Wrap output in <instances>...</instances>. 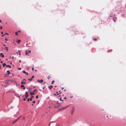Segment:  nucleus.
<instances>
[{
	"label": "nucleus",
	"instance_id": "f257e3e1",
	"mask_svg": "<svg viewBox=\"0 0 126 126\" xmlns=\"http://www.w3.org/2000/svg\"><path fill=\"white\" fill-rule=\"evenodd\" d=\"M35 92H36L35 93V94L37 93V91H36V89H35L34 91H33L32 93L31 92H30V94L31 95H33L34 94V93H35Z\"/></svg>",
	"mask_w": 126,
	"mask_h": 126
},
{
	"label": "nucleus",
	"instance_id": "f03ea898",
	"mask_svg": "<svg viewBox=\"0 0 126 126\" xmlns=\"http://www.w3.org/2000/svg\"><path fill=\"white\" fill-rule=\"evenodd\" d=\"M60 105V104H59V103H56L54 106V108H57Z\"/></svg>",
	"mask_w": 126,
	"mask_h": 126
},
{
	"label": "nucleus",
	"instance_id": "7ed1b4c3",
	"mask_svg": "<svg viewBox=\"0 0 126 126\" xmlns=\"http://www.w3.org/2000/svg\"><path fill=\"white\" fill-rule=\"evenodd\" d=\"M75 110L74 107H72L71 111V114L72 115L73 114V113Z\"/></svg>",
	"mask_w": 126,
	"mask_h": 126
},
{
	"label": "nucleus",
	"instance_id": "20e7f679",
	"mask_svg": "<svg viewBox=\"0 0 126 126\" xmlns=\"http://www.w3.org/2000/svg\"><path fill=\"white\" fill-rule=\"evenodd\" d=\"M37 81L39 83H42L43 82V80L42 79H41L40 80L38 79L37 80Z\"/></svg>",
	"mask_w": 126,
	"mask_h": 126
},
{
	"label": "nucleus",
	"instance_id": "39448f33",
	"mask_svg": "<svg viewBox=\"0 0 126 126\" xmlns=\"http://www.w3.org/2000/svg\"><path fill=\"white\" fill-rule=\"evenodd\" d=\"M25 97H26V99H27V97L28 96V92H25Z\"/></svg>",
	"mask_w": 126,
	"mask_h": 126
},
{
	"label": "nucleus",
	"instance_id": "423d86ee",
	"mask_svg": "<svg viewBox=\"0 0 126 126\" xmlns=\"http://www.w3.org/2000/svg\"><path fill=\"white\" fill-rule=\"evenodd\" d=\"M0 55L1 57L2 58H3L4 57V55H3V53H0Z\"/></svg>",
	"mask_w": 126,
	"mask_h": 126
},
{
	"label": "nucleus",
	"instance_id": "0eeeda50",
	"mask_svg": "<svg viewBox=\"0 0 126 126\" xmlns=\"http://www.w3.org/2000/svg\"><path fill=\"white\" fill-rule=\"evenodd\" d=\"M23 73H24V74H26V75H28V73L27 72H26L25 71H23Z\"/></svg>",
	"mask_w": 126,
	"mask_h": 126
},
{
	"label": "nucleus",
	"instance_id": "6e6552de",
	"mask_svg": "<svg viewBox=\"0 0 126 126\" xmlns=\"http://www.w3.org/2000/svg\"><path fill=\"white\" fill-rule=\"evenodd\" d=\"M69 106V105H68L66 107H64L63 108H61V110H63V109H64L66 108H67V107H68Z\"/></svg>",
	"mask_w": 126,
	"mask_h": 126
},
{
	"label": "nucleus",
	"instance_id": "1a4fd4ad",
	"mask_svg": "<svg viewBox=\"0 0 126 126\" xmlns=\"http://www.w3.org/2000/svg\"><path fill=\"white\" fill-rule=\"evenodd\" d=\"M22 87H23V88H22L23 89V90H25V88L24 87V85H21L20 86V87L21 88H22Z\"/></svg>",
	"mask_w": 126,
	"mask_h": 126
},
{
	"label": "nucleus",
	"instance_id": "9d476101",
	"mask_svg": "<svg viewBox=\"0 0 126 126\" xmlns=\"http://www.w3.org/2000/svg\"><path fill=\"white\" fill-rule=\"evenodd\" d=\"M53 87V86L51 85L48 87V88H49L50 89H51Z\"/></svg>",
	"mask_w": 126,
	"mask_h": 126
},
{
	"label": "nucleus",
	"instance_id": "9b49d317",
	"mask_svg": "<svg viewBox=\"0 0 126 126\" xmlns=\"http://www.w3.org/2000/svg\"><path fill=\"white\" fill-rule=\"evenodd\" d=\"M17 119H15L14 121H13V122H12V123L13 124L14 123L17 121Z\"/></svg>",
	"mask_w": 126,
	"mask_h": 126
},
{
	"label": "nucleus",
	"instance_id": "f8f14e48",
	"mask_svg": "<svg viewBox=\"0 0 126 126\" xmlns=\"http://www.w3.org/2000/svg\"><path fill=\"white\" fill-rule=\"evenodd\" d=\"M34 77V76H32V77L30 79V81H31L32 80L33 78Z\"/></svg>",
	"mask_w": 126,
	"mask_h": 126
},
{
	"label": "nucleus",
	"instance_id": "ddd939ff",
	"mask_svg": "<svg viewBox=\"0 0 126 126\" xmlns=\"http://www.w3.org/2000/svg\"><path fill=\"white\" fill-rule=\"evenodd\" d=\"M5 49L7 51L8 50V48L7 47H6L5 46Z\"/></svg>",
	"mask_w": 126,
	"mask_h": 126
},
{
	"label": "nucleus",
	"instance_id": "4468645a",
	"mask_svg": "<svg viewBox=\"0 0 126 126\" xmlns=\"http://www.w3.org/2000/svg\"><path fill=\"white\" fill-rule=\"evenodd\" d=\"M29 53L27 51H26L25 52V54L26 55H27Z\"/></svg>",
	"mask_w": 126,
	"mask_h": 126
},
{
	"label": "nucleus",
	"instance_id": "2eb2a0df",
	"mask_svg": "<svg viewBox=\"0 0 126 126\" xmlns=\"http://www.w3.org/2000/svg\"><path fill=\"white\" fill-rule=\"evenodd\" d=\"M6 67H9V68H11V66L9 65H6Z\"/></svg>",
	"mask_w": 126,
	"mask_h": 126
},
{
	"label": "nucleus",
	"instance_id": "dca6fc26",
	"mask_svg": "<svg viewBox=\"0 0 126 126\" xmlns=\"http://www.w3.org/2000/svg\"><path fill=\"white\" fill-rule=\"evenodd\" d=\"M55 121H52V122H50L49 124V125H48V126H50V124H51V123H55Z\"/></svg>",
	"mask_w": 126,
	"mask_h": 126
},
{
	"label": "nucleus",
	"instance_id": "f3484780",
	"mask_svg": "<svg viewBox=\"0 0 126 126\" xmlns=\"http://www.w3.org/2000/svg\"><path fill=\"white\" fill-rule=\"evenodd\" d=\"M21 40H18L16 42L18 43H19V42H20Z\"/></svg>",
	"mask_w": 126,
	"mask_h": 126
},
{
	"label": "nucleus",
	"instance_id": "a211bd4d",
	"mask_svg": "<svg viewBox=\"0 0 126 126\" xmlns=\"http://www.w3.org/2000/svg\"><path fill=\"white\" fill-rule=\"evenodd\" d=\"M7 74L8 75H9L10 74V72L8 70L7 71Z\"/></svg>",
	"mask_w": 126,
	"mask_h": 126
},
{
	"label": "nucleus",
	"instance_id": "6ab92c4d",
	"mask_svg": "<svg viewBox=\"0 0 126 126\" xmlns=\"http://www.w3.org/2000/svg\"><path fill=\"white\" fill-rule=\"evenodd\" d=\"M26 83L25 82H24L22 81L21 82V84H24Z\"/></svg>",
	"mask_w": 126,
	"mask_h": 126
},
{
	"label": "nucleus",
	"instance_id": "aec40b11",
	"mask_svg": "<svg viewBox=\"0 0 126 126\" xmlns=\"http://www.w3.org/2000/svg\"><path fill=\"white\" fill-rule=\"evenodd\" d=\"M6 65V64L5 63H3L2 64L3 67H4Z\"/></svg>",
	"mask_w": 126,
	"mask_h": 126
},
{
	"label": "nucleus",
	"instance_id": "412c9836",
	"mask_svg": "<svg viewBox=\"0 0 126 126\" xmlns=\"http://www.w3.org/2000/svg\"><path fill=\"white\" fill-rule=\"evenodd\" d=\"M55 82V81L54 80L52 81L51 82V84H53Z\"/></svg>",
	"mask_w": 126,
	"mask_h": 126
},
{
	"label": "nucleus",
	"instance_id": "4be33fe9",
	"mask_svg": "<svg viewBox=\"0 0 126 126\" xmlns=\"http://www.w3.org/2000/svg\"><path fill=\"white\" fill-rule=\"evenodd\" d=\"M50 76H48V77H47V79H49L50 78Z\"/></svg>",
	"mask_w": 126,
	"mask_h": 126
},
{
	"label": "nucleus",
	"instance_id": "5701e85b",
	"mask_svg": "<svg viewBox=\"0 0 126 126\" xmlns=\"http://www.w3.org/2000/svg\"><path fill=\"white\" fill-rule=\"evenodd\" d=\"M15 34L16 35H18V33L17 32H15Z\"/></svg>",
	"mask_w": 126,
	"mask_h": 126
},
{
	"label": "nucleus",
	"instance_id": "b1692460",
	"mask_svg": "<svg viewBox=\"0 0 126 126\" xmlns=\"http://www.w3.org/2000/svg\"><path fill=\"white\" fill-rule=\"evenodd\" d=\"M94 41H96L97 40V39L96 38H94Z\"/></svg>",
	"mask_w": 126,
	"mask_h": 126
},
{
	"label": "nucleus",
	"instance_id": "393cba45",
	"mask_svg": "<svg viewBox=\"0 0 126 126\" xmlns=\"http://www.w3.org/2000/svg\"><path fill=\"white\" fill-rule=\"evenodd\" d=\"M26 98H23V100L24 101H25V100H26Z\"/></svg>",
	"mask_w": 126,
	"mask_h": 126
},
{
	"label": "nucleus",
	"instance_id": "a878e982",
	"mask_svg": "<svg viewBox=\"0 0 126 126\" xmlns=\"http://www.w3.org/2000/svg\"><path fill=\"white\" fill-rule=\"evenodd\" d=\"M18 52H19V55H21V54H20V51H19V50H18Z\"/></svg>",
	"mask_w": 126,
	"mask_h": 126
},
{
	"label": "nucleus",
	"instance_id": "bb28decb",
	"mask_svg": "<svg viewBox=\"0 0 126 126\" xmlns=\"http://www.w3.org/2000/svg\"><path fill=\"white\" fill-rule=\"evenodd\" d=\"M38 97V95H36V98H37Z\"/></svg>",
	"mask_w": 126,
	"mask_h": 126
},
{
	"label": "nucleus",
	"instance_id": "cd10ccee",
	"mask_svg": "<svg viewBox=\"0 0 126 126\" xmlns=\"http://www.w3.org/2000/svg\"><path fill=\"white\" fill-rule=\"evenodd\" d=\"M32 98H30V99H29L31 101L32 100Z\"/></svg>",
	"mask_w": 126,
	"mask_h": 126
},
{
	"label": "nucleus",
	"instance_id": "c85d7f7f",
	"mask_svg": "<svg viewBox=\"0 0 126 126\" xmlns=\"http://www.w3.org/2000/svg\"><path fill=\"white\" fill-rule=\"evenodd\" d=\"M23 81H26V79H23L22 80Z\"/></svg>",
	"mask_w": 126,
	"mask_h": 126
},
{
	"label": "nucleus",
	"instance_id": "c756f323",
	"mask_svg": "<svg viewBox=\"0 0 126 126\" xmlns=\"http://www.w3.org/2000/svg\"><path fill=\"white\" fill-rule=\"evenodd\" d=\"M29 52L30 53H31V50H29Z\"/></svg>",
	"mask_w": 126,
	"mask_h": 126
},
{
	"label": "nucleus",
	"instance_id": "7c9ffc66",
	"mask_svg": "<svg viewBox=\"0 0 126 126\" xmlns=\"http://www.w3.org/2000/svg\"><path fill=\"white\" fill-rule=\"evenodd\" d=\"M4 34H5V35H9L7 33H6Z\"/></svg>",
	"mask_w": 126,
	"mask_h": 126
},
{
	"label": "nucleus",
	"instance_id": "2f4dec72",
	"mask_svg": "<svg viewBox=\"0 0 126 126\" xmlns=\"http://www.w3.org/2000/svg\"><path fill=\"white\" fill-rule=\"evenodd\" d=\"M5 40H6V41H8V39H7V38H5Z\"/></svg>",
	"mask_w": 126,
	"mask_h": 126
},
{
	"label": "nucleus",
	"instance_id": "473e14b6",
	"mask_svg": "<svg viewBox=\"0 0 126 126\" xmlns=\"http://www.w3.org/2000/svg\"><path fill=\"white\" fill-rule=\"evenodd\" d=\"M5 82L6 83H7L8 82V81L7 80H6Z\"/></svg>",
	"mask_w": 126,
	"mask_h": 126
},
{
	"label": "nucleus",
	"instance_id": "72a5a7b5",
	"mask_svg": "<svg viewBox=\"0 0 126 126\" xmlns=\"http://www.w3.org/2000/svg\"><path fill=\"white\" fill-rule=\"evenodd\" d=\"M29 100H30L29 99V98H28L27 100V102H29Z\"/></svg>",
	"mask_w": 126,
	"mask_h": 126
},
{
	"label": "nucleus",
	"instance_id": "f704fd0d",
	"mask_svg": "<svg viewBox=\"0 0 126 126\" xmlns=\"http://www.w3.org/2000/svg\"><path fill=\"white\" fill-rule=\"evenodd\" d=\"M32 71H33L34 70V68L33 67L32 68Z\"/></svg>",
	"mask_w": 126,
	"mask_h": 126
},
{
	"label": "nucleus",
	"instance_id": "c9c22d12",
	"mask_svg": "<svg viewBox=\"0 0 126 126\" xmlns=\"http://www.w3.org/2000/svg\"><path fill=\"white\" fill-rule=\"evenodd\" d=\"M18 70H20L21 69V68H18Z\"/></svg>",
	"mask_w": 126,
	"mask_h": 126
},
{
	"label": "nucleus",
	"instance_id": "e433bc0d",
	"mask_svg": "<svg viewBox=\"0 0 126 126\" xmlns=\"http://www.w3.org/2000/svg\"><path fill=\"white\" fill-rule=\"evenodd\" d=\"M56 94H57V95H58L59 94L58 93V92H56Z\"/></svg>",
	"mask_w": 126,
	"mask_h": 126
},
{
	"label": "nucleus",
	"instance_id": "4c0bfd02",
	"mask_svg": "<svg viewBox=\"0 0 126 126\" xmlns=\"http://www.w3.org/2000/svg\"><path fill=\"white\" fill-rule=\"evenodd\" d=\"M2 26H1L0 28V29H2Z\"/></svg>",
	"mask_w": 126,
	"mask_h": 126
},
{
	"label": "nucleus",
	"instance_id": "58836bf2",
	"mask_svg": "<svg viewBox=\"0 0 126 126\" xmlns=\"http://www.w3.org/2000/svg\"><path fill=\"white\" fill-rule=\"evenodd\" d=\"M5 35V34H4L3 35H2V36L3 37Z\"/></svg>",
	"mask_w": 126,
	"mask_h": 126
},
{
	"label": "nucleus",
	"instance_id": "ea45409f",
	"mask_svg": "<svg viewBox=\"0 0 126 126\" xmlns=\"http://www.w3.org/2000/svg\"><path fill=\"white\" fill-rule=\"evenodd\" d=\"M61 89H62V90H63V89H64V88H63V87H62V88H61Z\"/></svg>",
	"mask_w": 126,
	"mask_h": 126
},
{
	"label": "nucleus",
	"instance_id": "a19ab883",
	"mask_svg": "<svg viewBox=\"0 0 126 126\" xmlns=\"http://www.w3.org/2000/svg\"><path fill=\"white\" fill-rule=\"evenodd\" d=\"M64 99H66V97H64Z\"/></svg>",
	"mask_w": 126,
	"mask_h": 126
},
{
	"label": "nucleus",
	"instance_id": "79ce46f5",
	"mask_svg": "<svg viewBox=\"0 0 126 126\" xmlns=\"http://www.w3.org/2000/svg\"><path fill=\"white\" fill-rule=\"evenodd\" d=\"M1 34H3V32H1Z\"/></svg>",
	"mask_w": 126,
	"mask_h": 126
},
{
	"label": "nucleus",
	"instance_id": "37998d69",
	"mask_svg": "<svg viewBox=\"0 0 126 126\" xmlns=\"http://www.w3.org/2000/svg\"><path fill=\"white\" fill-rule=\"evenodd\" d=\"M14 58V57L13 56L12 57V59H13Z\"/></svg>",
	"mask_w": 126,
	"mask_h": 126
},
{
	"label": "nucleus",
	"instance_id": "c03bdc74",
	"mask_svg": "<svg viewBox=\"0 0 126 126\" xmlns=\"http://www.w3.org/2000/svg\"><path fill=\"white\" fill-rule=\"evenodd\" d=\"M20 117H18L17 119V120L19 119V118H20Z\"/></svg>",
	"mask_w": 126,
	"mask_h": 126
},
{
	"label": "nucleus",
	"instance_id": "a18cd8bd",
	"mask_svg": "<svg viewBox=\"0 0 126 126\" xmlns=\"http://www.w3.org/2000/svg\"><path fill=\"white\" fill-rule=\"evenodd\" d=\"M28 80H30V79L29 78L28 79Z\"/></svg>",
	"mask_w": 126,
	"mask_h": 126
},
{
	"label": "nucleus",
	"instance_id": "49530a36",
	"mask_svg": "<svg viewBox=\"0 0 126 126\" xmlns=\"http://www.w3.org/2000/svg\"><path fill=\"white\" fill-rule=\"evenodd\" d=\"M3 61H1V63H3Z\"/></svg>",
	"mask_w": 126,
	"mask_h": 126
},
{
	"label": "nucleus",
	"instance_id": "de8ad7c7",
	"mask_svg": "<svg viewBox=\"0 0 126 126\" xmlns=\"http://www.w3.org/2000/svg\"><path fill=\"white\" fill-rule=\"evenodd\" d=\"M19 63H20L21 62V60H19Z\"/></svg>",
	"mask_w": 126,
	"mask_h": 126
},
{
	"label": "nucleus",
	"instance_id": "09e8293b",
	"mask_svg": "<svg viewBox=\"0 0 126 126\" xmlns=\"http://www.w3.org/2000/svg\"><path fill=\"white\" fill-rule=\"evenodd\" d=\"M21 32V31H18V32Z\"/></svg>",
	"mask_w": 126,
	"mask_h": 126
},
{
	"label": "nucleus",
	"instance_id": "8fccbe9b",
	"mask_svg": "<svg viewBox=\"0 0 126 126\" xmlns=\"http://www.w3.org/2000/svg\"><path fill=\"white\" fill-rule=\"evenodd\" d=\"M32 102H35V101H33Z\"/></svg>",
	"mask_w": 126,
	"mask_h": 126
},
{
	"label": "nucleus",
	"instance_id": "3c124183",
	"mask_svg": "<svg viewBox=\"0 0 126 126\" xmlns=\"http://www.w3.org/2000/svg\"><path fill=\"white\" fill-rule=\"evenodd\" d=\"M5 45H4V44H3V46H5Z\"/></svg>",
	"mask_w": 126,
	"mask_h": 126
},
{
	"label": "nucleus",
	"instance_id": "603ef678",
	"mask_svg": "<svg viewBox=\"0 0 126 126\" xmlns=\"http://www.w3.org/2000/svg\"><path fill=\"white\" fill-rule=\"evenodd\" d=\"M33 96H31V98H33Z\"/></svg>",
	"mask_w": 126,
	"mask_h": 126
},
{
	"label": "nucleus",
	"instance_id": "864d4df0",
	"mask_svg": "<svg viewBox=\"0 0 126 126\" xmlns=\"http://www.w3.org/2000/svg\"><path fill=\"white\" fill-rule=\"evenodd\" d=\"M64 91H66V89H64Z\"/></svg>",
	"mask_w": 126,
	"mask_h": 126
},
{
	"label": "nucleus",
	"instance_id": "5fc2aeb1",
	"mask_svg": "<svg viewBox=\"0 0 126 126\" xmlns=\"http://www.w3.org/2000/svg\"><path fill=\"white\" fill-rule=\"evenodd\" d=\"M60 100L61 101H62L61 98H60Z\"/></svg>",
	"mask_w": 126,
	"mask_h": 126
},
{
	"label": "nucleus",
	"instance_id": "6e6d98bb",
	"mask_svg": "<svg viewBox=\"0 0 126 126\" xmlns=\"http://www.w3.org/2000/svg\"><path fill=\"white\" fill-rule=\"evenodd\" d=\"M0 23H1V20H0Z\"/></svg>",
	"mask_w": 126,
	"mask_h": 126
},
{
	"label": "nucleus",
	"instance_id": "4d7b16f0",
	"mask_svg": "<svg viewBox=\"0 0 126 126\" xmlns=\"http://www.w3.org/2000/svg\"><path fill=\"white\" fill-rule=\"evenodd\" d=\"M54 95H56V94H54Z\"/></svg>",
	"mask_w": 126,
	"mask_h": 126
},
{
	"label": "nucleus",
	"instance_id": "13d9d810",
	"mask_svg": "<svg viewBox=\"0 0 126 126\" xmlns=\"http://www.w3.org/2000/svg\"><path fill=\"white\" fill-rule=\"evenodd\" d=\"M35 71H36L37 70H36V69H35Z\"/></svg>",
	"mask_w": 126,
	"mask_h": 126
},
{
	"label": "nucleus",
	"instance_id": "bf43d9fd",
	"mask_svg": "<svg viewBox=\"0 0 126 126\" xmlns=\"http://www.w3.org/2000/svg\"><path fill=\"white\" fill-rule=\"evenodd\" d=\"M12 63H11H11H10V64H12Z\"/></svg>",
	"mask_w": 126,
	"mask_h": 126
},
{
	"label": "nucleus",
	"instance_id": "052dcab7",
	"mask_svg": "<svg viewBox=\"0 0 126 126\" xmlns=\"http://www.w3.org/2000/svg\"><path fill=\"white\" fill-rule=\"evenodd\" d=\"M59 92H60V93L61 92H60V91H59Z\"/></svg>",
	"mask_w": 126,
	"mask_h": 126
},
{
	"label": "nucleus",
	"instance_id": "680f3d73",
	"mask_svg": "<svg viewBox=\"0 0 126 126\" xmlns=\"http://www.w3.org/2000/svg\"><path fill=\"white\" fill-rule=\"evenodd\" d=\"M56 87V86H54V87Z\"/></svg>",
	"mask_w": 126,
	"mask_h": 126
},
{
	"label": "nucleus",
	"instance_id": "e2e57ef3",
	"mask_svg": "<svg viewBox=\"0 0 126 126\" xmlns=\"http://www.w3.org/2000/svg\"><path fill=\"white\" fill-rule=\"evenodd\" d=\"M102 111H103V110H104V109H102Z\"/></svg>",
	"mask_w": 126,
	"mask_h": 126
},
{
	"label": "nucleus",
	"instance_id": "0e129e2a",
	"mask_svg": "<svg viewBox=\"0 0 126 126\" xmlns=\"http://www.w3.org/2000/svg\"><path fill=\"white\" fill-rule=\"evenodd\" d=\"M32 105L33 106V104H32Z\"/></svg>",
	"mask_w": 126,
	"mask_h": 126
},
{
	"label": "nucleus",
	"instance_id": "69168bd1",
	"mask_svg": "<svg viewBox=\"0 0 126 126\" xmlns=\"http://www.w3.org/2000/svg\"><path fill=\"white\" fill-rule=\"evenodd\" d=\"M55 126H56V124H55Z\"/></svg>",
	"mask_w": 126,
	"mask_h": 126
},
{
	"label": "nucleus",
	"instance_id": "338daca9",
	"mask_svg": "<svg viewBox=\"0 0 126 126\" xmlns=\"http://www.w3.org/2000/svg\"><path fill=\"white\" fill-rule=\"evenodd\" d=\"M114 21L115 22V20L114 19Z\"/></svg>",
	"mask_w": 126,
	"mask_h": 126
},
{
	"label": "nucleus",
	"instance_id": "774afa93",
	"mask_svg": "<svg viewBox=\"0 0 126 126\" xmlns=\"http://www.w3.org/2000/svg\"><path fill=\"white\" fill-rule=\"evenodd\" d=\"M6 86H4V87H5Z\"/></svg>",
	"mask_w": 126,
	"mask_h": 126
}]
</instances>
